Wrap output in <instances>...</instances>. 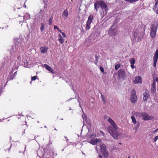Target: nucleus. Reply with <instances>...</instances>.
<instances>
[{
    "label": "nucleus",
    "instance_id": "obj_28",
    "mask_svg": "<svg viewBox=\"0 0 158 158\" xmlns=\"http://www.w3.org/2000/svg\"><path fill=\"white\" fill-rule=\"evenodd\" d=\"M120 67V65L119 64H118L115 65V69L116 70H117Z\"/></svg>",
    "mask_w": 158,
    "mask_h": 158
},
{
    "label": "nucleus",
    "instance_id": "obj_46",
    "mask_svg": "<svg viewBox=\"0 0 158 158\" xmlns=\"http://www.w3.org/2000/svg\"><path fill=\"white\" fill-rule=\"evenodd\" d=\"M158 131V128L157 129H156L155 130H154V131L153 132L154 134H155V133L157 132Z\"/></svg>",
    "mask_w": 158,
    "mask_h": 158
},
{
    "label": "nucleus",
    "instance_id": "obj_48",
    "mask_svg": "<svg viewBox=\"0 0 158 158\" xmlns=\"http://www.w3.org/2000/svg\"><path fill=\"white\" fill-rule=\"evenodd\" d=\"M58 37L60 38L59 39H62V38H62V36H61V35L60 34H59L58 35Z\"/></svg>",
    "mask_w": 158,
    "mask_h": 158
},
{
    "label": "nucleus",
    "instance_id": "obj_26",
    "mask_svg": "<svg viewBox=\"0 0 158 158\" xmlns=\"http://www.w3.org/2000/svg\"><path fill=\"white\" fill-rule=\"evenodd\" d=\"M44 25L43 23H41V26H40V30L41 32L43 31L44 30Z\"/></svg>",
    "mask_w": 158,
    "mask_h": 158
},
{
    "label": "nucleus",
    "instance_id": "obj_29",
    "mask_svg": "<svg viewBox=\"0 0 158 158\" xmlns=\"http://www.w3.org/2000/svg\"><path fill=\"white\" fill-rule=\"evenodd\" d=\"M139 123H138L135 125V126L134 127V129H135L136 131L137 130L138 128H139Z\"/></svg>",
    "mask_w": 158,
    "mask_h": 158
},
{
    "label": "nucleus",
    "instance_id": "obj_63",
    "mask_svg": "<svg viewBox=\"0 0 158 158\" xmlns=\"http://www.w3.org/2000/svg\"><path fill=\"white\" fill-rule=\"evenodd\" d=\"M128 158H130V157H128Z\"/></svg>",
    "mask_w": 158,
    "mask_h": 158
},
{
    "label": "nucleus",
    "instance_id": "obj_35",
    "mask_svg": "<svg viewBox=\"0 0 158 158\" xmlns=\"http://www.w3.org/2000/svg\"><path fill=\"white\" fill-rule=\"evenodd\" d=\"M37 78V77L36 76H34L31 77V80L34 81Z\"/></svg>",
    "mask_w": 158,
    "mask_h": 158
},
{
    "label": "nucleus",
    "instance_id": "obj_61",
    "mask_svg": "<svg viewBox=\"0 0 158 158\" xmlns=\"http://www.w3.org/2000/svg\"><path fill=\"white\" fill-rule=\"evenodd\" d=\"M71 110V108H70L69 110Z\"/></svg>",
    "mask_w": 158,
    "mask_h": 158
},
{
    "label": "nucleus",
    "instance_id": "obj_10",
    "mask_svg": "<svg viewBox=\"0 0 158 158\" xmlns=\"http://www.w3.org/2000/svg\"><path fill=\"white\" fill-rule=\"evenodd\" d=\"M131 100L133 103H135L137 100V97L135 94V90H133L132 92V94L131 97Z\"/></svg>",
    "mask_w": 158,
    "mask_h": 158
},
{
    "label": "nucleus",
    "instance_id": "obj_33",
    "mask_svg": "<svg viewBox=\"0 0 158 158\" xmlns=\"http://www.w3.org/2000/svg\"><path fill=\"white\" fill-rule=\"evenodd\" d=\"M139 0H127L129 2L131 3H134V2L138 1Z\"/></svg>",
    "mask_w": 158,
    "mask_h": 158
},
{
    "label": "nucleus",
    "instance_id": "obj_6",
    "mask_svg": "<svg viewBox=\"0 0 158 158\" xmlns=\"http://www.w3.org/2000/svg\"><path fill=\"white\" fill-rule=\"evenodd\" d=\"M118 32L117 29L114 25H112L109 30L108 34L110 36L114 37L116 35Z\"/></svg>",
    "mask_w": 158,
    "mask_h": 158
},
{
    "label": "nucleus",
    "instance_id": "obj_5",
    "mask_svg": "<svg viewBox=\"0 0 158 158\" xmlns=\"http://www.w3.org/2000/svg\"><path fill=\"white\" fill-rule=\"evenodd\" d=\"M158 25V23L155 22L152 24L150 27V35L152 38L154 37L156 35Z\"/></svg>",
    "mask_w": 158,
    "mask_h": 158
},
{
    "label": "nucleus",
    "instance_id": "obj_4",
    "mask_svg": "<svg viewBox=\"0 0 158 158\" xmlns=\"http://www.w3.org/2000/svg\"><path fill=\"white\" fill-rule=\"evenodd\" d=\"M136 115L139 118H142V119L145 121L150 120L154 118L153 116L149 115L146 112H137Z\"/></svg>",
    "mask_w": 158,
    "mask_h": 158
},
{
    "label": "nucleus",
    "instance_id": "obj_44",
    "mask_svg": "<svg viewBox=\"0 0 158 158\" xmlns=\"http://www.w3.org/2000/svg\"><path fill=\"white\" fill-rule=\"evenodd\" d=\"M17 71H16L13 74L15 77L16 76V75H17Z\"/></svg>",
    "mask_w": 158,
    "mask_h": 158
},
{
    "label": "nucleus",
    "instance_id": "obj_18",
    "mask_svg": "<svg viewBox=\"0 0 158 158\" xmlns=\"http://www.w3.org/2000/svg\"><path fill=\"white\" fill-rule=\"evenodd\" d=\"M40 50L41 53L44 54L47 52L48 48L46 46L42 47L40 48Z\"/></svg>",
    "mask_w": 158,
    "mask_h": 158
},
{
    "label": "nucleus",
    "instance_id": "obj_49",
    "mask_svg": "<svg viewBox=\"0 0 158 158\" xmlns=\"http://www.w3.org/2000/svg\"><path fill=\"white\" fill-rule=\"evenodd\" d=\"M44 11V10H42V9H41L40 10V13H41V12H43Z\"/></svg>",
    "mask_w": 158,
    "mask_h": 158
},
{
    "label": "nucleus",
    "instance_id": "obj_23",
    "mask_svg": "<svg viewBox=\"0 0 158 158\" xmlns=\"http://www.w3.org/2000/svg\"><path fill=\"white\" fill-rule=\"evenodd\" d=\"M30 18V15L28 13L26 14L23 16L24 19H29Z\"/></svg>",
    "mask_w": 158,
    "mask_h": 158
},
{
    "label": "nucleus",
    "instance_id": "obj_2",
    "mask_svg": "<svg viewBox=\"0 0 158 158\" xmlns=\"http://www.w3.org/2000/svg\"><path fill=\"white\" fill-rule=\"evenodd\" d=\"M21 40V39L19 37L15 38V45L12 47L10 50V53L11 56H14L15 54H17V53L19 52L20 49L19 46L21 45V43H19Z\"/></svg>",
    "mask_w": 158,
    "mask_h": 158
},
{
    "label": "nucleus",
    "instance_id": "obj_53",
    "mask_svg": "<svg viewBox=\"0 0 158 158\" xmlns=\"http://www.w3.org/2000/svg\"><path fill=\"white\" fill-rule=\"evenodd\" d=\"M58 31H59L61 33V32H62L61 31V30L59 28L58 29Z\"/></svg>",
    "mask_w": 158,
    "mask_h": 158
},
{
    "label": "nucleus",
    "instance_id": "obj_39",
    "mask_svg": "<svg viewBox=\"0 0 158 158\" xmlns=\"http://www.w3.org/2000/svg\"><path fill=\"white\" fill-rule=\"evenodd\" d=\"M134 38L135 39H137V33L135 32L134 33Z\"/></svg>",
    "mask_w": 158,
    "mask_h": 158
},
{
    "label": "nucleus",
    "instance_id": "obj_7",
    "mask_svg": "<svg viewBox=\"0 0 158 158\" xmlns=\"http://www.w3.org/2000/svg\"><path fill=\"white\" fill-rule=\"evenodd\" d=\"M118 76L119 78L124 79L126 75L125 71L123 69H120L118 72Z\"/></svg>",
    "mask_w": 158,
    "mask_h": 158
},
{
    "label": "nucleus",
    "instance_id": "obj_60",
    "mask_svg": "<svg viewBox=\"0 0 158 158\" xmlns=\"http://www.w3.org/2000/svg\"><path fill=\"white\" fill-rule=\"evenodd\" d=\"M55 129V130H57L56 129V128H55V129Z\"/></svg>",
    "mask_w": 158,
    "mask_h": 158
},
{
    "label": "nucleus",
    "instance_id": "obj_41",
    "mask_svg": "<svg viewBox=\"0 0 158 158\" xmlns=\"http://www.w3.org/2000/svg\"><path fill=\"white\" fill-rule=\"evenodd\" d=\"M131 67L132 69H134L135 68V66L134 65V64H131Z\"/></svg>",
    "mask_w": 158,
    "mask_h": 158
},
{
    "label": "nucleus",
    "instance_id": "obj_3",
    "mask_svg": "<svg viewBox=\"0 0 158 158\" xmlns=\"http://www.w3.org/2000/svg\"><path fill=\"white\" fill-rule=\"evenodd\" d=\"M51 154L49 150L45 151L42 148H39L37 151V155L40 158H51Z\"/></svg>",
    "mask_w": 158,
    "mask_h": 158
},
{
    "label": "nucleus",
    "instance_id": "obj_9",
    "mask_svg": "<svg viewBox=\"0 0 158 158\" xmlns=\"http://www.w3.org/2000/svg\"><path fill=\"white\" fill-rule=\"evenodd\" d=\"M101 7L103 10L104 13L105 14H106L108 10V8L105 2L101 1Z\"/></svg>",
    "mask_w": 158,
    "mask_h": 158
},
{
    "label": "nucleus",
    "instance_id": "obj_55",
    "mask_svg": "<svg viewBox=\"0 0 158 158\" xmlns=\"http://www.w3.org/2000/svg\"><path fill=\"white\" fill-rule=\"evenodd\" d=\"M64 138L65 139H67L66 140V141H67V140H68V139H67V137H66V136H65L64 137Z\"/></svg>",
    "mask_w": 158,
    "mask_h": 158
},
{
    "label": "nucleus",
    "instance_id": "obj_22",
    "mask_svg": "<svg viewBox=\"0 0 158 158\" xmlns=\"http://www.w3.org/2000/svg\"><path fill=\"white\" fill-rule=\"evenodd\" d=\"M68 11L67 9L64 10V12L63 13L62 16L65 17H67L68 16Z\"/></svg>",
    "mask_w": 158,
    "mask_h": 158
},
{
    "label": "nucleus",
    "instance_id": "obj_24",
    "mask_svg": "<svg viewBox=\"0 0 158 158\" xmlns=\"http://www.w3.org/2000/svg\"><path fill=\"white\" fill-rule=\"evenodd\" d=\"M131 118L132 119V123L134 124H135L136 123V121L135 117L133 116H131Z\"/></svg>",
    "mask_w": 158,
    "mask_h": 158
},
{
    "label": "nucleus",
    "instance_id": "obj_62",
    "mask_svg": "<svg viewBox=\"0 0 158 158\" xmlns=\"http://www.w3.org/2000/svg\"><path fill=\"white\" fill-rule=\"evenodd\" d=\"M44 127H45V128H46V126H45Z\"/></svg>",
    "mask_w": 158,
    "mask_h": 158
},
{
    "label": "nucleus",
    "instance_id": "obj_56",
    "mask_svg": "<svg viewBox=\"0 0 158 158\" xmlns=\"http://www.w3.org/2000/svg\"><path fill=\"white\" fill-rule=\"evenodd\" d=\"M102 135H104V133L103 132H102Z\"/></svg>",
    "mask_w": 158,
    "mask_h": 158
},
{
    "label": "nucleus",
    "instance_id": "obj_52",
    "mask_svg": "<svg viewBox=\"0 0 158 158\" xmlns=\"http://www.w3.org/2000/svg\"><path fill=\"white\" fill-rule=\"evenodd\" d=\"M107 117H108V116L107 115L105 116L104 117L105 119H106V118H107Z\"/></svg>",
    "mask_w": 158,
    "mask_h": 158
},
{
    "label": "nucleus",
    "instance_id": "obj_30",
    "mask_svg": "<svg viewBox=\"0 0 158 158\" xmlns=\"http://www.w3.org/2000/svg\"><path fill=\"white\" fill-rule=\"evenodd\" d=\"M82 118L84 120V121H86V120L87 119V116L85 114H84L82 115Z\"/></svg>",
    "mask_w": 158,
    "mask_h": 158
},
{
    "label": "nucleus",
    "instance_id": "obj_15",
    "mask_svg": "<svg viewBox=\"0 0 158 158\" xmlns=\"http://www.w3.org/2000/svg\"><path fill=\"white\" fill-rule=\"evenodd\" d=\"M142 78L141 77L139 76L135 77V80L134 81V83L135 84L141 83Z\"/></svg>",
    "mask_w": 158,
    "mask_h": 158
},
{
    "label": "nucleus",
    "instance_id": "obj_54",
    "mask_svg": "<svg viewBox=\"0 0 158 158\" xmlns=\"http://www.w3.org/2000/svg\"><path fill=\"white\" fill-rule=\"evenodd\" d=\"M19 56L17 55V57L18 59H19Z\"/></svg>",
    "mask_w": 158,
    "mask_h": 158
},
{
    "label": "nucleus",
    "instance_id": "obj_17",
    "mask_svg": "<svg viewBox=\"0 0 158 158\" xmlns=\"http://www.w3.org/2000/svg\"><path fill=\"white\" fill-rule=\"evenodd\" d=\"M153 10L158 14V0H156L154 6L153 8Z\"/></svg>",
    "mask_w": 158,
    "mask_h": 158
},
{
    "label": "nucleus",
    "instance_id": "obj_64",
    "mask_svg": "<svg viewBox=\"0 0 158 158\" xmlns=\"http://www.w3.org/2000/svg\"><path fill=\"white\" fill-rule=\"evenodd\" d=\"M82 154H84V155L85 154H84V153H82Z\"/></svg>",
    "mask_w": 158,
    "mask_h": 158
},
{
    "label": "nucleus",
    "instance_id": "obj_36",
    "mask_svg": "<svg viewBox=\"0 0 158 158\" xmlns=\"http://www.w3.org/2000/svg\"><path fill=\"white\" fill-rule=\"evenodd\" d=\"M102 101L103 102L104 104L106 102V99L105 97H103L101 98Z\"/></svg>",
    "mask_w": 158,
    "mask_h": 158
},
{
    "label": "nucleus",
    "instance_id": "obj_57",
    "mask_svg": "<svg viewBox=\"0 0 158 158\" xmlns=\"http://www.w3.org/2000/svg\"><path fill=\"white\" fill-rule=\"evenodd\" d=\"M78 102H79V103H80V101H79V100H78ZM79 104H80V103H79Z\"/></svg>",
    "mask_w": 158,
    "mask_h": 158
},
{
    "label": "nucleus",
    "instance_id": "obj_47",
    "mask_svg": "<svg viewBox=\"0 0 158 158\" xmlns=\"http://www.w3.org/2000/svg\"><path fill=\"white\" fill-rule=\"evenodd\" d=\"M95 148L96 149V150H97V151L98 152V153H99V152H98L99 149H98L97 147L96 146V147H95Z\"/></svg>",
    "mask_w": 158,
    "mask_h": 158
},
{
    "label": "nucleus",
    "instance_id": "obj_12",
    "mask_svg": "<svg viewBox=\"0 0 158 158\" xmlns=\"http://www.w3.org/2000/svg\"><path fill=\"white\" fill-rule=\"evenodd\" d=\"M101 142L100 139L96 138L92 139L89 143L93 145L96 144L97 146H99V143H101Z\"/></svg>",
    "mask_w": 158,
    "mask_h": 158
},
{
    "label": "nucleus",
    "instance_id": "obj_45",
    "mask_svg": "<svg viewBox=\"0 0 158 158\" xmlns=\"http://www.w3.org/2000/svg\"><path fill=\"white\" fill-rule=\"evenodd\" d=\"M44 10L47 8V4H44Z\"/></svg>",
    "mask_w": 158,
    "mask_h": 158
},
{
    "label": "nucleus",
    "instance_id": "obj_19",
    "mask_svg": "<svg viewBox=\"0 0 158 158\" xmlns=\"http://www.w3.org/2000/svg\"><path fill=\"white\" fill-rule=\"evenodd\" d=\"M44 66L48 70L50 71L52 73H53L52 68L49 65L47 64H44Z\"/></svg>",
    "mask_w": 158,
    "mask_h": 158
},
{
    "label": "nucleus",
    "instance_id": "obj_11",
    "mask_svg": "<svg viewBox=\"0 0 158 158\" xmlns=\"http://www.w3.org/2000/svg\"><path fill=\"white\" fill-rule=\"evenodd\" d=\"M158 59V49L157 48L155 53L154 55L153 56L154 63L153 65L155 68L156 67V63Z\"/></svg>",
    "mask_w": 158,
    "mask_h": 158
},
{
    "label": "nucleus",
    "instance_id": "obj_59",
    "mask_svg": "<svg viewBox=\"0 0 158 158\" xmlns=\"http://www.w3.org/2000/svg\"><path fill=\"white\" fill-rule=\"evenodd\" d=\"M64 149L62 150V151H64Z\"/></svg>",
    "mask_w": 158,
    "mask_h": 158
},
{
    "label": "nucleus",
    "instance_id": "obj_21",
    "mask_svg": "<svg viewBox=\"0 0 158 158\" xmlns=\"http://www.w3.org/2000/svg\"><path fill=\"white\" fill-rule=\"evenodd\" d=\"M15 77L13 76V74L12 75H10L9 74V77L8 78V80L6 83H7L9 81H10V80H12Z\"/></svg>",
    "mask_w": 158,
    "mask_h": 158
},
{
    "label": "nucleus",
    "instance_id": "obj_20",
    "mask_svg": "<svg viewBox=\"0 0 158 158\" xmlns=\"http://www.w3.org/2000/svg\"><path fill=\"white\" fill-rule=\"evenodd\" d=\"M93 18V16L92 15H90L88 17L87 23H88V24H90L92 22Z\"/></svg>",
    "mask_w": 158,
    "mask_h": 158
},
{
    "label": "nucleus",
    "instance_id": "obj_32",
    "mask_svg": "<svg viewBox=\"0 0 158 158\" xmlns=\"http://www.w3.org/2000/svg\"><path fill=\"white\" fill-rule=\"evenodd\" d=\"M58 41L60 42L61 44H62L64 41V40L63 38L59 39Z\"/></svg>",
    "mask_w": 158,
    "mask_h": 158
},
{
    "label": "nucleus",
    "instance_id": "obj_37",
    "mask_svg": "<svg viewBox=\"0 0 158 158\" xmlns=\"http://www.w3.org/2000/svg\"><path fill=\"white\" fill-rule=\"evenodd\" d=\"M158 139V136L155 137L153 139V140L154 142H156L157 140Z\"/></svg>",
    "mask_w": 158,
    "mask_h": 158
},
{
    "label": "nucleus",
    "instance_id": "obj_51",
    "mask_svg": "<svg viewBox=\"0 0 158 158\" xmlns=\"http://www.w3.org/2000/svg\"><path fill=\"white\" fill-rule=\"evenodd\" d=\"M156 81L157 82H158V77H156Z\"/></svg>",
    "mask_w": 158,
    "mask_h": 158
},
{
    "label": "nucleus",
    "instance_id": "obj_50",
    "mask_svg": "<svg viewBox=\"0 0 158 158\" xmlns=\"http://www.w3.org/2000/svg\"><path fill=\"white\" fill-rule=\"evenodd\" d=\"M101 98H103V97H104L103 96V95H102V93H101Z\"/></svg>",
    "mask_w": 158,
    "mask_h": 158
},
{
    "label": "nucleus",
    "instance_id": "obj_43",
    "mask_svg": "<svg viewBox=\"0 0 158 158\" xmlns=\"http://www.w3.org/2000/svg\"><path fill=\"white\" fill-rule=\"evenodd\" d=\"M61 34L64 37H66V35L64 32H61Z\"/></svg>",
    "mask_w": 158,
    "mask_h": 158
},
{
    "label": "nucleus",
    "instance_id": "obj_40",
    "mask_svg": "<svg viewBox=\"0 0 158 158\" xmlns=\"http://www.w3.org/2000/svg\"><path fill=\"white\" fill-rule=\"evenodd\" d=\"M42 2L44 3V4H46L48 2V0H43Z\"/></svg>",
    "mask_w": 158,
    "mask_h": 158
},
{
    "label": "nucleus",
    "instance_id": "obj_8",
    "mask_svg": "<svg viewBox=\"0 0 158 158\" xmlns=\"http://www.w3.org/2000/svg\"><path fill=\"white\" fill-rule=\"evenodd\" d=\"M98 146H99L100 148V151L102 154L104 155H108V152L106 150V146L105 144L101 143H99Z\"/></svg>",
    "mask_w": 158,
    "mask_h": 158
},
{
    "label": "nucleus",
    "instance_id": "obj_1",
    "mask_svg": "<svg viewBox=\"0 0 158 158\" xmlns=\"http://www.w3.org/2000/svg\"><path fill=\"white\" fill-rule=\"evenodd\" d=\"M107 121L111 126H109L107 128L108 131L111 135L115 139H117L119 135L118 132V127L114 121L110 118H109Z\"/></svg>",
    "mask_w": 158,
    "mask_h": 158
},
{
    "label": "nucleus",
    "instance_id": "obj_38",
    "mask_svg": "<svg viewBox=\"0 0 158 158\" xmlns=\"http://www.w3.org/2000/svg\"><path fill=\"white\" fill-rule=\"evenodd\" d=\"M100 71H101V72H102V73H103L104 72V69L102 67H100Z\"/></svg>",
    "mask_w": 158,
    "mask_h": 158
},
{
    "label": "nucleus",
    "instance_id": "obj_34",
    "mask_svg": "<svg viewBox=\"0 0 158 158\" xmlns=\"http://www.w3.org/2000/svg\"><path fill=\"white\" fill-rule=\"evenodd\" d=\"M17 64V63H16V62L15 63V67H14V66L13 68H12V69H14L15 70V69H18V67L17 66H16V64Z\"/></svg>",
    "mask_w": 158,
    "mask_h": 158
},
{
    "label": "nucleus",
    "instance_id": "obj_16",
    "mask_svg": "<svg viewBox=\"0 0 158 158\" xmlns=\"http://www.w3.org/2000/svg\"><path fill=\"white\" fill-rule=\"evenodd\" d=\"M101 1H97L94 3V8L96 10V11H98V9L101 6Z\"/></svg>",
    "mask_w": 158,
    "mask_h": 158
},
{
    "label": "nucleus",
    "instance_id": "obj_25",
    "mask_svg": "<svg viewBox=\"0 0 158 158\" xmlns=\"http://www.w3.org/2000/svg\"><path fill=\"white\" fill-rule=\"evenodd\" d=\"M129 61L131 64H134L135 62V60L133 58H131L129 60Z\"/></svg>",
    "mask_w": 158,
    "mask_h": 158
},
{
    "label": "nucleus",
    "instance_id": "obj_31",
    "mask_svg": "<svg viewBox=\"0 0 158 158\" xmlns=\"http://www.w3.org/2000/svg\"><path fill=\"white\" fill-rule=\"evenodd\" d=\"M52 19L53 17L52 16L51 18H50L48 20V23L49 25H51L52 23Z\"/></svg>",
    "mask_w": 158,
    "mask_h": 158
},
{
    "label": "nucleus",
    "instance_id": "obj_13",
    "mask_svg": "<svg viewBox=\"0 0 158 158\" xmlns=\"http://www.w3.org/2000/svg\"><path fill=\"white\" fill-rule=\"evenodd\" d=\"M156 84L155 81L153 80L152 84V88L151 89V92L152 94H154L156 91Z\"/></svg>",
    "mask_w": 158,
    "mask_h": 158
},
{
    "label": "nucleus",
    "instance_id": "obj_58",
    "mask_svg": "<svg viewBox=\"0 0 158 158\" xmlns=\"http://www.w3.org/2000/svg\"><path fill=\"white\" fill-rule=\"evenodd\" d=\"M119 144H121V143H119Z\"/></svg>",
    "mask_w": 158,
    "mask_h": 158
},
{
    "label": "nucleus",
    "instance_id": "obj_14",
    "mask_svg": "<svg viewBox=\"0 0 158 158\" xmlns=\"http://www.w3.org/2000/svg\"><path fill=\"white\" fill-rule=\"evenodd\" d=\"M143 99L144 101H146L149 96V94L148 91L145 90V92L143 93Z\"/></svg>",
    "mask_w": 158,
    "mask_h": 158
},
{
    "label": "nucleus",
    "instance_id": "obj_42",
    "mask_svg": "<svg viewBox=\"0 0 158 158\" xmlns=\"http://www.w3.org/2000/svg\"><path fill=\"white\" fill-rule=\"evenodd\" d=\"M54 29H59V28L58 27H57V26H56V25H55L54 26Z\"/></svg>",
    "mask_w": 158,
    "mask_h": 158
},
{
    "label": "nucleus",
    "instance_id": "obj_27",
    "mask_svg": "<svg viewBox=\"0 0 158 158\" xmlns=\"http://www.w3.org/2000/svg\"><path fill=\"white\" fill-rule=\"evenodd\" d=\"M90 24H88V23H87V24L85 27V29L86 30H88L90 29Z\"/></svg>",
    "mask_w": 158,
    "mask_h": 158
}]
</instances>
